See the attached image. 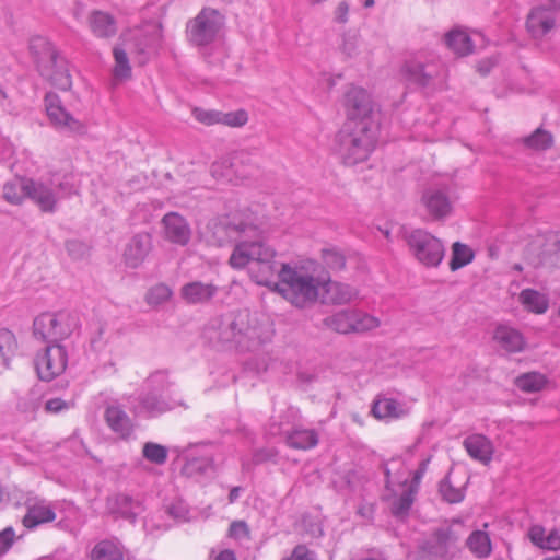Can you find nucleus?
Here are the masks:
<instances>
[{
	"label": "nucleus",
	"mask_w": 560,
	"mask_h": 560,
	"mask_svg": "<svg viewBox=\"0 0 560 560\" xmlns=\"http://www.w3.org/2000/svg\"><path fill=\"white\" fill-rule=\"evenodd\" d=\"M276 250L264 242L262 230H260L259 236L235 245L230 265L234 269L248 266L249 276L257 284L277 291L282 267L290 265L276 260Z\"/></svg>",
	"instance_id": "1"
},
{
	"label": "nucleus",
	"mask_w": 560,
	"mask_h": 560,
	"mask_svg": "<svg viewBox=\"0 0 560 560\" xmlns=\"http://www.w3.org/2000/svg\"><path fill=\"white\" fill-rule=\"evenodd\" d=\"M205 338L214 347L254 351L261 345L256 327L249 323V312L238 310L212 318L203 330Z\"/></svg>",
	"instance_id": "2"
},
{
	"label": "nucleus",
	"mask_w": 560,
	"mask_h": 560,
	"mask_svg": "<svg viewBox=\"0 0 560 560\" xmlns=\"http://www.w3.org/2000/svg\"><path fill=\"white\" fill-rule=\"evenodd\" d=\"M377 127L345 122L336 135V151L342 163L353 166L366 161L377 142Z\"/></svg>",
	"instance_id": "3"
},
{
	"label": "nucleus",
	"mask_w": 560,
	"mask_h": 560,
	"mask_svg": "<svg viewBox=\"0 0 560 560\" xmlns=\"http://www.w3.org/2000/svg\"><path fill=\"white\" fill-rule=\"evenodd\" d=\"M464 534L465 525L462 521L445 522L419 541L418 550L425 560H455L463 551Z\"/></svg>",
	"instance_id": "4"
},
{
	"label": "nucleus",
	"mask_w": 560,
	"mask_h": 560,
	"mask_svg": "<svg viewBox=\"0 0 560 560\" xmlns=\"http://www.w3.org/2000/svg\"><path fill=\"white\" fill-rule=\"evenodd\" d=\"M258 218L249 210L225 215L211 225L212 238L218 246L230 243L241 244L243 241L259 236Z\"/></svg>",
	"instance_id": "5"
},
{
	"label": "nucleus",
	"mask_w": 560,
	"mask_h": 560,
	"mask_svg": "<svg viewBox=\"0 0 560 560\" xmlns=\"http://www.w3.org/2000/svg\"><path fill=\"white\" fill-rule=\"evenodd\" d=\"M320 282L313 276L299 271L291 266H283L277 292L281 293L296 307L303 308L317 301Z\"/></svg>",
	"instance_id": "6"
},
{
	"label": "nucleus",
	"mask_w": 560,
	"mask_h": 560,
	"mask_svg": "<svg viewBox=\"0 0 560 560\" xmlns=\"http://www.w3.org/2000/svg\"><path fill=\"white\" fill-rule=\"evenodd\" d=\"M224 24V15L219 10L206 7L187 22V40L198 49L210 47L219 39Z\"/></svg>",
	"instance_id": "7"
},
{
	"label": "nucleus",
	"mask_w": 560,
	"mask_h": 560,
	"mask_svg": "<svg viewBox=\"0 0 560 560\" xmlns=\"http://www.w3.org/2000/svg\"><path fill=\"white\" fill-rule=\"evenodd\" d=\"M404 79L421 90H441L444 88L447 70L442 61L417 59L408 60L401 68Z\"/></svg>",
	"instance_id": "8"
},
{
	"label": "nucleus",
	"mask_w": 560,
	"mask_h": 560,
	"mask_svg": "<svg viewBox=\"0 0 560 560\" xmlns=\"http://www.w3.org/2000/svg\"><path fill=\"white\" fill-rule=\"evenodd\" d=\"M410 254L425 267H438L442 262L445 248L440 238L423 229L406 230L404 232Z\"/></svg>",
	"instance_id": "9"
},
{
	"label": "nucleus",
	"mask_w": 560,
	"mask_h": 560,
	"mask_svg": "<svg viewBox=\"0 0 560 560\" xmlns=\"http://www.w3.org/2000/svg\"><path fill=\"white\" fill-rule=\"evenodd\" d=\"M380 320L357 308H343L323 319V326L335 332L362 334L378 327Z\"/></svg>",
	"instance_id": "10"
},
{
	"label": "nucleus",
	"mask_w": 560,
	"mask_h": 560,
	"mask_svg": "<svg viewBox=\"0 0 560 560\" xmlns=\"http://www.w3.org/2000/svg\"><path fill=\"white\" fill-rule=\"evenodd\" d=\"M78 327V315L68 311L44 312L37 316V334L47 343L68 338Z\"/></svg>",
	"instance_id": "11"
},
{
	"label": "nucleus",
	"mask_w": 560,
	"mask_h": 560,
	"mask_svg": "<svg viewBox=\"0 0 560 560\" xmlns=\"http://www.w3.org/2000/svg\"><path fill=\"white\" fill-rule=\"evenodd\" d=\"M345 108L346 122H352L353 126L377 127L373 118V101L366 90L358 86L350 88L345 94Z\"/></svg>",
	"instance_id": "12"
},
{
	"label": "nucleus",
	"mask_w": 560,
	"mask_h": 560,
	"mask_svg": "<svg viewBox=\"0 0 560 560\" xmlns=\"http://www.w3.org/2000/svg\"><path fill=\"white\" fill-rule=\"evenodd\" d=\"M40 47V60H47L50 70L45 69L42 74L46 75L51 84L61 91H68L72 86L68 63L59 55L54 45L45 38L37 37V47Z\"/></svg>",
	"instance_id": "13"
},
{
	"label": "nucleus",
	"mask_w": 560,
	"mask_h": 560,
	"mask_svg": "<svg viewBox=\"0 0 560 560\" xmlns=\"http://www.w3.org/2000/svg\"><path fill=\"white\" fill-rule=\"evenodd\" d=\"M46 114L51 125L63 132L82 135L85 132V126L74 118L62 105L58 94L49 92L44 100Z\"/></svg>",
	"instance_id": "14"
},
{
	"label": "nucleus",
	"mask_w": 560,
	"mask_h": 560,
	"mask_svg": "<svg viewBox=\"0 0 560 560\" xmlns=\"http://www.w3.org/2000/svg\"><path fill=\"white\" fill-rule=\"evenodd\" d=\"M67 361L68 355L63 346L59 342L48 343L44 355L37 361V377L51 381L65 371Z\"/></svg>",
	"instance_id": "15"
},
{
	"label": "nucleus",
	"mask_w": 560,
	"mask_h": 560,
	"mask_svg": "<svg viewBox=\"0 0 560 560\" xmlns=\"http://www.w3.org/2000/svg\"><path fill=\"white\" fill-rule=\"evenodd\" d=\"M67 361L68 355L63 346L59 342L48 343L44 355L37 361V377L51 381L65 371Z\"/></svg>",
	"instance_id": "16"
},
{
	"label": "nucleus",
	"mask_w": 560,
	"mask_h": 560,
	"mask_svg": "<svg viewBox=\"0 0 560 560\" xmlns=\"http://www.w3.org/2000/svg\"><path fill=\"white\" fill-rule=\"evenodd\" d=\"M421 202L433 220H442L448 217L453 209V202L447 187H431L423 191Z\"/></svg>",
	"instance_id": "17"
},
{
	"label": "nucleus",
	"mask_w": 560,
	"mask_h": 560,
	"mask_svg": "<svg viewBox=\"0 0 560 560\" xmlns=\"http://www.w3.org/2000/svg\"><path fill=\"white\" fill-rule=\"evenodd\" d=\"M152 236L148 232L135 234L126 244L122 260L126 267L131 269L139 268L149 253L152 250Z\"/></svg>",
	"instance_id": "18"
},
{
	"label": "nucleus",
	"mask_w": 560,
	"mask_h": 560,
	"mask_svg": "<svg viewBox=\"0 0 560 560\" xmlns=\"http://www.w3.org/2000/svg\"><path fill=\"white\" fill-rule=\"evenodd\" d=\"M163 233L168 242L185 246L189 243L191 230L186 219L177 212H168L162 218Z\"/></svg>",
	"instance_id": "19"
},
{
	"label": "nucleus",
	"mask_w": 560,
	"mask_h": 560,
	"mask_svg": "<svg viewBox=\"0 0 560 560\" xmlns=\"http://www.w3.org/2000/svg\"><path fill=\"white\" fill-rule=\"evenodd\" d=\"M280 424L279 432L284 435L285 444L294 450L307 451L317 446L319 434L315 429H307L299 424H293L289 429Z\"/></svg>",
	"instance_id": "20"
},
{
	"label": "nucleus",
	"mask_w": 560,
	"mask_h": 560,
	"mask_svg": "<svg viewBox=\"0 0 560 560\" xmlns=\"http://www.w3.org/2000/svg\"><path fill=\"white\" fill-rule=\"evenodd\" d=\"M556 25V18L552 9L546 5H538L530 10L526 19V28L534 38H542Z\"/></svg>",
	"instance_id": "21"
},
{
	"label": "nucleus",
	"mask_w": 560,
	"mask_h": 560,
	"mask_svg": "<svg viewBox=\"0 0 560 560\" xmlns=\"http://www.w3.org/2000/svg\"><path fill=\"white\" fill-rule=\"evenodd\" d=\"M492 340L497 348L505 353H518L526 347L523 334L509 325H498L493 331Z\"/></svg>",
	"instance_id": "22"
},
{
	"label": "nucleus",
	"mask_w": 560,
	"mask_h": 560,
	"mask_svg": "<svg viewBox=\"0 0 560 560\" xmlns=\"http://www.w3.org/2000/svg\"><path fill=\"white\" fill-rule=\"evenodd\" d=\"M140 412L149 417H158L164 412L182 405L180 401L172 400L161 394L142 390L138 396Z\"/></svg>",
	"instance_id": "23"
},
{
	"label": "nucleus",
	"mask_w": 560,
	"mask_h": 560,
	"mask_svg": "<svg viewBox=\"0 0 560 560\" xmlns=\"http://www.w3.org/2000/svg\"><path fill=\"white\" fill-rule=\"evenodd\" d=\"M66 184L61 180L59 174H55L49 184H37V206L43 212H54L58 199L61 198L60 192L65 191Z\"/></svg>",
	"instance_id": "24"
},
{
	"label": "nucleus",
	"mask_w": 560,
	"mask_h": 560,
	"mask_svg": "<svg viewBox=\"0 0 560 560\" xmlns=\"http://www.w3.org/2000/svg\"><path fill=\"white\" fill-rule=\"evenodd\" d=\"M105 421L120 439L129 440L135 432V425L127 412L119 406H108L104 413Z\"/></svg>",
	"instance_id": "25"
},
{
	"label": "nucleus",
	"mask_w": 560,
	"mask_h": 560,
	"mask_svg": "<svg viewBox=\"0 0 560 560\" xmlns=\"http://www.w3.org/2000/svg\"><path fill=\"white\" fill-rule=\"evenodd\" d=\"M322 302L341 305L351 302L358 294L351 285L338 281L327 280L320 283Z\"/></svg>",
	"instance_id": "26"
},
{
	"label": "nucleus",
	"mask_w": 560,
	"mask_h": 560,
	"mask_svg": "<svg viewBox=\"0 0 560 560\" xmlns=\"http://www.w3.org/2000/svg\"><path fill=\"white\" fill-rule=\"evenodd\" d=\"M3 197L7 201L19 205L25 198H35V182L32 178L16 177L3 187Z\"/></svg>",
	"instance_id": "27"
},
{
	"label": "nucleus",
	"mask_w": 560,
	"mask_h": 560,
	"mask_svg": "<svg viewBox=\"0 0 560 560\" xmlns=\"http://www.w3.org/2000/svg\"><path fill=\"white\" fill-rule=\"evenodd\" d=\"M464 447L469 456L482 464L492 459L494 452L492 442L482 434H472L464 440Z\"/></svg>",
	"instance_id": "28"
},
{
	"label": "nucleus",
	"mask_w": 560,
	"mask_h": 560,
	"mask_svg": "<svg viewBox=\"0 0 560 560\" xmlns=\"http://www.w3.org/2000/svg\"><path fill=\"white\" fill-rule=\"evenodd\" d=\"M217 292L218 288L214 284L201 281L186 283L180 289V295L188 304L207 303Z\"/></svg>",
	"instance_id": "29"
},
{
	"label": "nucleus",
	"mask_w": 560,
	"mask_h": 560,
	"mask_svg": "<svg viewBox=\"0 0 560 560\" xmlns=\"http://www.w3.org/2000/svg\"><path fill=\"white\" fill-rule=\"evenodd\" d=\"M527 537L530 542L542 550L558 551L560 550V532L557 528L551 529L546 535V529L542 525H532L527 532Z\"/></svg>",
	"instance_id": "30"
},
{
	"label": "nucleus",
	"mask_w": 560,
	"mask_h": 560,
	"mask_svg": "<svg viewBox=\"0 0 560 560\" xmlns=\"http://www.w3.org/2000/svg\"><path fill=\"white\" fill-rule=\"evenodd\" d=\"M211 175L220 180H225L233 184H238V182H243L246 179V172L236 171L234 166L232 154L230 156H224L211 164L210 167Z\"/></svg>",
	"instance_id": "31"
},
{
	"label": "nucleus",
	"mask_w": 560,
	"mask_h": 560,
	"mask_svg": "<svg viewBox=\"0 0 560 560\" xmlns=\"http://www.w3.org/2000/svg\"><path fill=\"white\" fill-rule=\"evenodd\" d=\"M92 33L100 38L113 37L116 32V21L113 15L103 11H93L89 16Z\"/></svg>",
	"instance_id": "32"
},
{
	"label": "nucleus",
	"mask_w": 560,
	"mask_h": 560,
	"mask_svg": "<svg viewBox=\"0 0 560 560\" xmlns=\"http://www.w3.org/2000/svg\"><path fill=\"white\" fill-rule=\"evenodd\" d=\"M92 560H124V547L117 539L98 541L91 551Z\"/></svg>",
	"instance_id": "33"
},
{
	"label": "nucleus",
	"mask_w": 560,
	"mask_h": 560,
	"mask_svg": "<svg viewBox=\"0 0 560 560\" xmlns=\"http://www.w3.org/2000/svg\"><path fill=\"white\" fill-rule=\"evenodd\" d=\"M371 413L376 419L400 418L405 415L402 406L393 398L377 397L371 408Z\"/></svg>",
	"instance_id": "34"
},
{
	"label": "nucleus",
	"mask_w": 560,
	"mask_h": 560,
	"mask_svg": "<svg viewBox=\"0 0 560 560\" xmlns=\"http://www.w3.org/2000/svg\"><path fill=\"white\" fill-rule=\"evenodd\" d=\"M445 44L457 56H467L474 49L470 36L462 30L450 31L445 35Z\"/></svg>",
	"instance_id": "35"
},
{
	"label": "nucleus",
	"mask_w": 560,
	"mask_h": 560,
	"mask_svg": "<svg viewBox=\"0 0 560 560\" xmlns=\"http://www.w3.org/2000/svg\"><path fill=\"white\" fill-rule=\"evenodd\" d=\"M470 552L479 559L488 558L492 552L491 539L483 530H474L466 540Z\"/></svg>",
	"instance_id": "36"
},
{
	"label": "nucleus",
	"mask_w": 560,
	"mask_h": 560,
	"mask_svg": "<svg viewBox=\"0 0 560 560\" xmlns=\"http://www.w3.org/2000/svg\"><path fill=\"white\" fill-rule=\"evenodd\" d=\"M520 302L524 307L535 314H544L549 307L548 298L534 289H524L520 293Z\"/></svg>",
	"instance_id": "37"
},
{
	"label": "nucleus",
	"mask_w": 560,
	"mask_h": 560,
	"mask_svg": "<svg viewBox=\"0 0 560 560\" xmlns=\"http://www.w3.org/2000/svg\"><path fill=\"white\" fill-rule=\"evenodd\" d=\"M15 348L16 339L14 334L7 328H0V374L9 368V362Z\"/></svg>",
	"instance_id": "38"
},
{
	"label": "nucleus",
	"mask_w": 560,
	"mask_h": 560,
	"mask_svg": "<svg viewBox=\"0 0 560 560\" xmlns=\"http://www.w3.org/2000/svg\"><path fill=\"white\" fill-rule=\"evenodd\" d=\"M172 385L173 383L168 380L167 371L158 370L144 380L142 390L163 395Z\"/></svg>",
	"instance_id": "39"
},
{
	"label": "nucleus",
	"mask_w": 560,
	"mask_h": 560,
	"mask_svg": "<svg viewBox=\"0 0 560 560\" xmlns=\"http://www.w3.org/2000/svg\"><path fill=\"white\" fill-rule=\"evenodd\" d=\"M416 495L417 493L406 489L399 497H395L390 504L392 515L400 521L406 520L409 516Z\"/></svg>",
	"instance_id": "40"
},
{
	"label": "nucleus",
	"mask_w": 560,
	"mask_h": 560,
	"mask_svg": "<svg viewBox=\"0 0 560 560\" xmlns=\"http://www.w3.org/2000/svg\"><path fill=\"white\" fill-rule=\"evenodd\" d=\"M232 159L236 171L246 172V179L252 177L258 167L257 154L248 150H238L232 153Z\"/></svg>",
	"instance_id": "41"
},
{
	"label": "nucleus",
	"mask_w": 560,
	"mask_h": 560,
	"mask_svg": "<svg viewBox=\"0 0 560 560\" xmlns=\"http://www.w3.org/2000/svg\"><path fill=\"white\" fill-rule=\"evenodd\" d=\"M184 470L187 475H209L214 472V458L212 455L188 458Z\"/></svg>",
	"instance_id": "42"
},
{
	"label": "nucleus",
	"mask_w": 560,
	"mask_h": 560,
	"mask_svg": "<svg viewBox=\"0 0 560 560\" xmlns=\"http://www.w3.org/2000/svg\"><path fill=\"white\" fill-rule=\"evenodd\" d=\"M475 253L472 249L460 242H455L452 245V258L450 261V269L456 271L474 260Z\"/></svg>",
	"instance_id": "43"
},
{
	"label": "nucleus",
	"mask_w": 560,
	"mask_h": 560,
	"mask_svg": "<svg viewBox=\"0 0 560 560\" xmlns=\"http://www.w3.org/2000/svg\"><path fill=\"white\" fill-rule=\"evenodd\" d=\"M523 143L526 148L545 151L553 145V137L549 131L537 128L532 135L523 139Z\"/></svg>",
	"instance_id": "44"
},
{
	"label": "nucleus",
	"mask_w": 560,
	"mask_h": 560,
	"mask_svg": "<svg viewBox=\"0 0 560 560\" xmlns=\"http://www.w3.org/2000/svg\"><path fill=\"white\" fill-rule=\"evenodd\" d=\"M516 386L525 393H536L541 390L547 384V378L538 372L522 374L516 378Z\"/></svg>",
	"instance_id": "45"
},
{
	"label": "nucleus",
	"mask_w": 560,
	"mask_h": 560,
	"mask_svg": "<svg viewBox=\"0 0 560 560\" xmlns=\"http://www.w3.org/2000/svg\"><path fill=\"white\" fill-rule=\"evenodd\" d=\"M142 455L152 464L163 465L167 460L168 450L164 445L154 442H147L143 445Z\"/></svg>",
	"instance_id": "46"
},
{
	"label": "nucleus",
	"mask_w": 560,
	"mask_h": 560,
	"mask_svg": "<svg viewBox=\"0 0 560 560\" xmlns=\"http://www.w3.org/2000/svg\"><path fill=\"white\" fill-rule=\"evenodd\" d=\"M115 59L114 75L117 79H128L131 77V67L127 52L124 48L115 46L113 49Z\"/></svg>",
	"instance_id": "47"
},
{
	"label": "nucleus",
	"mask_w": 560,
	"mask_h": 560,
	"mask_svg": "<svg viewBox=\"0 0 560 560\" xmlns=\"http://www.w3.org/2000/svg\"><path fill=\"white\" fill-rule=\"evenodd\" d=\"M439 492L444 501L452 504L462 502L465 497L464 490L453 486L448 476L440 481Z\"/></svg>",
	"instance_id": "48"
},
{
	"label": "nucleus",
	"mask_w": 560,
	"mask_h": 560,
	"mask_svg": "<svg viewBox=\"0 0 560 560\" xmlns=\"http://www.w3.org/2000/svg\"><path fill=\"white\" fill-rule=\"evenodd\" d=\"M324 264L331 270H342L346 267V257L338 248H324L322 250Z\"/></svg>",
	"instance_id": "49"
},
{
	"label": "nucleus",
	"mask_w": 560,
	"mask_h": 560,
	"mask_svg": "<svg viewBox=\"0 0 560 560\" xmlns=\"http://www.w3.org/2000/svg\"><path fill=\"white\" fill-rule=\"evenodd\" d=\"M248 121V114L244 109L223 113L220 112V124L229 127H242Z\"/></svg>",
	"instance_id": "50"
},
{
	"label": "nucleus",
	"mask_w": 560,
	"mask_h": 560,
	"mask_svg": "<svg viewBox=\"0 0 560 560\" xmlns=\"http://www.w3.org/2000/svg\"><path fill=\"white\" fill-rule=\"evenodd\" d=\"M172 295L171 289L163 283L153 287L147 294V301L149 304H161L167 301Z\"/></svg>",
	"instance_id": "51"
},
{
	"label": "nucleus",
	"mask_w": 560,
	"mask_h": 560,
	"mask_svg": "<svg viewBox=\"0 0 560 560\" xmlns=\"http://www.w3.org/2000/svg\"><path fill=\"white\" fill-rule=\"evenodd\" d=\"M192 115L199 122L211 126L220 124V110L194 108Z\"/></svg>",
	"instance_id": "52"
},
{
	"label": "nucleus",
	"mask_w": 560,
	"mask_h": 560,
	"mask_svg": "<svg viewBox=\"0 0 560 560\" xmlns=\"http://www.w3.org/2000/svg\"><path fill=\"white\" fill-rule=\"evenodd\" d=\"M188 512L187 504L182 500L173 501L166 506V513L176 521H186Z\"/></svg>",
	"instance_id": "53"
},
{
	"label": "nucleus",
	"mask_w": 560,
	"mask_h": 560,
	"mask_svg": "<svg viewBox=\"0 0 560 560\" xmlns=\"http://www.w3.org/2000/svg\"><path fill=\"white\" fill-rule=\"evenodd\" d=\"M15 538V532L11 526H8L0 532V556L5 553L12 547Z\"/></svg>",
	"instance_id": "54"
},
{
	"label": "nucleus",
	"mask_w": 560,
	"mask_h": 560,
	"mask_svg": "<svg viewBox=\"0 0 560 560\" xmlns=\"http://www.w3.org/2000/svg\"><path fill=\"white\" fill-rule=\"evenodd\" d=\"M229 536L234 539H242L249 537V528L244 521H234L229 528Z\"/></svg>",
	"instance_id": "55"
},
{
	"label": "nucleus",
	"mask_w": 560,
	"mask_h": 560,
	"mask_svg": "<svg viewBox=\"0 0 560 560\" xmlns=\"http://www.w3.org/2000/svg\"><path fill=\"white\" fill-rule=\"evenodd\" d=\"M73 406V402L66 401L61 398H51L45 402V411L48 413H59L68 410Z\"/></svg>",
	"instance_id": "56"
},
{
	"label": "nucleus",
	"mask_w": 560,
	"mask_h": 560,
	"mask_svg": "<svg viewBox=\"0 0 560 560\" xmlns=\"http://www.w3.org/2000/svg\"><path fill=\"white\" fill-rule=\"evenodd\" d=\"M16 408L22 413H33L35 411V396L32 389L25 396L19 398Z\"/></svg>",
	"instance_id": "57"
},
{
	"label": "nucleus",
	"mask_w": 560,
	"mask_h": 560,
	"mask_svg": "<svg viewBox=\"0 0 560 560\" xmlns=\"http://www.w3.org/2000/svg\"><path fill=\"white\" fill-rule=\"evenodd\" d=\"M285 560H316V553L310 550L305 545L294 547L291 556Z\"/></svg>",
	"instance_id": "58"
},
{
	"label": "nucleus",
	"mask_w": 560,
	"mask_h": 560,
	"mask_svg": "<svg viewBox=\"0 0 560 560\" xmlns=\"http://www.w3.org/2000/svg\"><path fill=\"white\" fill-rule=\"evenodd\" d=\"M55 518L56 513L50 505H45L37 502V526L52 522Z\"/></svg>",
	"instance_id": "59"
},
{
	"label": "nucleus",
	"mask_w": 560,
	"mask_h": 560,
	"mask_svg": "<svg viewBox=\"0 0 560 560\" xmlns=\"http://www.w3.org/2000/svg\"><path fill=\"white\" fill-rule=\"evenodd\" d=\"M428 460H422L419 467L415 470L412 480L408 485L407 489L411 490L415 493H418L421 479L423 478L427 470Z\"/></svg>",
	"instance_id": "60"
},
{
	"label": "nucleus",
	"mask_w": 560,
	"mask_h": 560,
	"mask_svg": "<svg viewBox=\"0 0 560 560\" xmlns=\"http://www.w3.org/2000/svg\"><path fill=\"white\" fill-rule=\"evenodd\" d=\"M68 254L74 258L80 259L86 252V246L80 241H69L66 243Z\"/></svg>",
	"instance_id": "61"
},
{
	"label": "nucleus",
	"mask_w": 560,
	"mask_h": 560,
	"mask_svg": "<svg viewBox=\"0 0 560 560\" xmlns=\"http://www.w3.org/2000/svg\"><path fill=\"white\" fill-rule=\"evenodd\" d=\"M349 4L346 1H341L336 8L335 20L338 23H346L348 21Z\"/></svg>",
	"instance_id": "62"
},
{
	"label": "nucleus",
	"mask_w": 560,
	"mask_h": 560,
	"mask_svg": "<svg viewBox=\"0 0 560 560\" xmlns=\"http://www.w3.org/2000/svg\"><path fill=\"white\" fill-rule=\"evenodd\" d=\"M23 525L28 529L35 528V505L28 506L27 513L23 518Z\"/></svg>",
	"instance_id": "63"
},
{
	"label": "nucleus",
	"mask_w": 560,
	"mask_h": 560,
	"mask_svg": "<svg viewBox=\"0 0 560 560\" xmlns=\"http://www.w3.org/2000/svg\"><path fill=\"white\" fill-rule=\"evenodd\" d=\"M273 457V453L268 450H259L254 453L253 460L255 464H260Z\"/></svg>",
	"instance_id": "64"
}]
</instances>
